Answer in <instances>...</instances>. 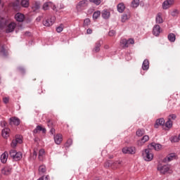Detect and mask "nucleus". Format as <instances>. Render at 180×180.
Instances as JSON below:
<instances>
[{"instance_id":"nucleus-57","label":"nucleus","mask_w":180,"mask_h":180,"mask_svg":"<svg viewBox=\"0 0 180 180\" xmlns=\"http://www.w3.org/2000/svg\"><path fill=\"white\" fill-rule=\"evenodd\" d=\"M4 126H6V122H3Z\"/></svg>"},{"instance_id":"nucleus-22","label":"nucleus","mask_w":180,"mask_h":180,"mask_svg":"<svg viewBox=\"0 0 180 180\" xmlns=\"http://www.w3.org/2000/svg\"><path fill=\"white\" fill-rule=\"evenodd\" d=\"M150 68V61H148L147 59L144 60L142 64V69L143 71H147Z\"/></svg>"},{"instance_id":"nucleus-58","label":"nucleus","mask_w":180,"mask_h":180,"mask_svg":"<svg viewBox=\"0 0 180 180\" xmlns=\"http://www.w3.org/2000/svg\"><path fill=\"white\" fill-rule=\"evenodd\" d=\"M34 155H37V153H36V151L34 152Z\"/></svg>"},{"instance_id":"nucleus-12","label":"nucleus","mask_w":180,"mask_h":180,"mask_svg":"<svg viewBox=\"0 0 180 180\" xmlns=\"http://www.w3.org/2000/svg\"><path fill=\"white\" fill-rule=\"evenodd\" d=\"M102 46L101 41H97L95 44L94 47L92 49L93 53H99L101 51V46Z\"/></svg>"},{"instance_id":"nucleus-50","label":"nucleus","mask_w":180,"mask_h":180,"mask_svg":"<svg viewBox=\"0 0 180 180\" xmlns=\"http://www.w3.org/2000/svg\"><path fill=\"white\" fill-rule=\"evenodd\" d=\"M3 101L4 103H9V98H8V97L4 98Z\"/></svg>"},{"instance_id":"nucleus-18","label":"nucleus","mask_w":180,"mask_h":180,"mask_svg":"<svg viewBox=\"0 0 180 180\" xmlns=\"http://www.w3.org/2000/svg\"><path fill=\"white\" fill-rule=\"evenodd\" d=\"M111 165L112 169H117V168H120L122 167V161H115L113 163H108Z\"/></svg>"},{"instance_id":"nucleus-24","label":"nucleus","mask_w":180,"mask_h":180,"mask_svg":"<svg viewBox=\"0 0 180 180\" xmlns=\"http://www.w3.org/2000/svg\"><path fill=\"white\" fill-rule=\"evenodd\" d=\"M156 23H164V20L162 19V14L161 13H158L155 18Z\"/></svg>"},{"instance_id":"nucleus-30","label":"nucleus","mask_w":180,"mask_h":180,"mask_svg":"<svg viewBox=\"0 0 180 180\" xmlns=\"http://www.w3.org/2000/svg\"><path fill=\"white\" fill-rule=\"evenodd\" d=\"M1 161L3 164H5V162H6V161H8V152H4L1 155Z\"/></svg>"},{"instance_id":"nucleus-52","label":"nucleus","mask_w":180,"mask_h":180,"mask_svg":"<svg viewBox=\"0 0 180 180\" xmlns=\"http://www.w3.org/2000/svg\"><path fill=\"white\" fill-rule=\"evenodd\" d=\"M43 19V15L37 18V22H40Z\"/></svg>"},{"instance_id":"nucleus-37","label":"nucleus","mask_w":180,"mask_h":180,"mask_svg":"<svg viewBox=\"0 0 180 180\" xmlns=\"http://www.w3.org/2000/svg\"><path fill=\"white\" fill-rule=\"evenodd\" d=\"M0 53L1 56H4V57H6V56H8V51L5 50V48H4V46L0 47Z\"/></svg>"},{"instance_id":"nucleus-35","label":"nucleus","mask_w":180,"mask_h":180,"mask_svg":"<svg viewBox=\"0 0 180 180\" xmlns=\"http://www.w3.org/2000/svg\"><path fill=\"white\" fill-rule=\"evenodd\" d=\"M44 153H45L44 149L39 150V156H38L39 161H43Z\"/></svg>"},{"instance_id":"nucleus-42","label":"nucleus","mask_w":180,"mask_h":180,"mask_svg":"<svg viewBox=\"0 0 180 180\" xmlns=\"http://www.w3.org/2000/svg\"><path fill=\"white\" fill-rule=\"evenodd\" d=\"M144 133V129H138L136 131V136H138L139 137H141V136H143Z\"/></svg>"},{"instance_id":"nucleus-19","label":"nucleus","mask_w":180,"mask_h":180,"mask_svg":"<svg viewBox=\"0 0 180 180\" xmlns=\"http://www.w3.org/2000/svg\"><path fill=\"white\" fill-rule=\"evenodd\" d=\"M164 124H165V120H164V118H160L156 120L155 128L158 129L159 126H164Z\"/></svg>"},{"instance_id":"nucleus-40","label":"nucleus","mask_w":180,"mask_h":180,"mask_svg":"<svg viewBox=\"0 0 180 180\" xmlns=\"http://www.w3.org/2000/svg\"><path fill=\"white\" fill-rule=\"evenodd\" d=\"M171 15L172 16H173L174 18H175V16H178L179 15V11L178 9H174L172 12H171Z\"/></svg>"},{"instance_id":"nucleus-14","label":"nucleus","mask_w":180,"mask_h":180,"mask_svg":"<svg viewBox=\"0 0 180 180\" xmlns=\"http://www.w3.org/2000/svg\"><path fill=\"white\" fill-rule=\"evenodd\" d=\"M10 124L11 126H13V124L14 126H19V124H20V120H19V118L16 117H13L11 118H10Z\"/></svg>"},{"instance_id":"nucleus-3","label":"nucleus","mask_w":180,"mask_h":180,"mask_svg":"<svg viewBox=\"0 0 180 180\" xmlns=\"http://www.w3.org/2000/svg\"><path fill=\"white\" fill-rule=\"evenodd\" d=\"M88 0H82L80 1L77 5L76 6V9L78 12H81V11H84L85 8L88 6Z\"/></svg>"},{"instance_id":"nucleus-46","label":"nucleus","mask_w":180,"mask_h":180,"mask_svg":"<svg viewBox=\"0 0 180 180\" xmlns=\"http://www.w3.org/2000/svg\"><path fill=\"white\" fill-rule=\"evenodd\" d=\"M171 141L172 143H178V141H179V139L176 136H174L172 137Z\"/></svg>"},{"instance_id":"nucleus-39","label":"nucleus","mask_w":180,"mask_h":180,"mask_svg":"<svg viewBox=\"0 0 180 180\" xmlns=\"http://www.w3.org/2000/svg\"><path fill=\"white\" fill-rule=\"evenodd\" d=\"M11 5H12L13 8H14L15 9H18V8L20 5L19 0L13 1V3H11Z\"/></svg>"},{"instance_id":"nucleus-54","label":"nucleus","mask_w":180,"mask_h":180,"mask_svg":"<svg viewBox=\"0 0 180 180\" xmlns=\"http://www.w3.org/2000/svg\"><path fill=\"white\" fill-rule=\"evenodd\" d=\"M34 8H35V9H39V8H40V5L37 3H36L35 6H34Z\"/></svg>"},{"instance_id":"nucleus-41","label":"nucleus","mask_w":180,"mask_h":180,"mask_svg":"<svg viewBox=\"0 0 180 180\" xmlns=\"http://www.w3.org/2000/svg\"><path fill=\"white\" fill-rule=\"evenodd\" d=\"M165 127L167 129H171L172 127V120H168L165 123Z\"/></svg>"},{"instance_id":"nucleus-59","label":"nucleus","mask_w":180,"mask_h":180,"mask_svg":"<svg viewBox=\"0 0 180 180\" xmlns=\"http://www.w3.org/2000/svg\"><path fill=\"white\" fill-rule=\"evenodd\" d=\"M178 137H179V140H180V134H179V136H178Z\"/></svg>"},{"instance_id":"nucleus-53","label":"nucleus","mask_w":180,"mask_h":180,"mask_svg":"<svg viewBox=\"0 0 180 180\" xmlns=\"http://www.w3.org/2000/svg\"><path fill=\"white\" fill-rule=\"evenodd\" d=\"M50 132L51 134H55L56 133V129H53V128H51V130H50Z\"/></svg>"},{"instance_id":"nucleus-25","label":"nucleus","mask_w":180,"mask_h":180,"mask_svg":"<svg viewBox=\"0 0 180 180\" xmlns=\"http://www.w3.org/2000/svg\"><path fill=\"white\" fill-rule=\"evenodd\" d=\"M56 144H61V141H63V135L58 134L54 137Z\"/></svg>"},{"instance_id":"nucleus-26","label":"nucleus","mask_w":180,"mask_h":180,"mask_svg":"<svg viewBox=\"0 0 180 180\" xmlns=\"http://www.w3.org/2000/svg\"><path fill=\"white\" fill-rule=\"evenodd\" d=\"M150 146V147L154 148V150H155V151H160V150H161V148L162 147V146H161V144L155 143H152Z\"/></svg>"},{"instance_id":"nucleus-49","label":"nucleus","mask_w":180,"mask_h":180,"mask_svg":"<svg viewBox=\"0 0 180 180\" xmlns=\"http://www.w3.org/2000/svg\"><path fill=\"white\" fill-rule=\"evenodd\" d=\"M63 30V26L60 25L56 28V32L58 33H61V31Z\"/></svg>"},{"instance_id":"nucleus-29","label":"nucleus","mask_w":180,"mask_h":180,"mask_svg":"<svg viewBox=\"0 0 180 180\" xmlns=\"http://www.w3.org/2000/svg\"><path fill=\"white\" fill-rule=\"evenodd\" d=\"M117 11L118 12H120V13H123V12H124V9H125V6H124V4L123 3H120L117 6Z\"/></svg>"},{"instance_id":"nucleus-28","label":"nucleus","mask_w":180,"mask_h":180,"mask_svg":"<svg viewBox=\"0 0 180 180\" xmlns=\"http://www.w3.org/2000/svg\"><path fill=\"white\" fill-rule=\"evenodd\" d=\"M39 131H42V133H46V128L41 127V126L38 125L36 129H34V134H37V133H39Z\"/></svg>"},{"instance_id":"nucleus-51","label":"nucleus","mask_w":180,"mask_h":180,"mask_svg":"<svg viewBox=\"0 0 180 180\" xmlns=\"http://www.w3.org/2000/svg\"><path fill=\"white\" fill-rule=\"evenodd\" d=\"M86 33L87 34H92V29L91 28L87 29Z\"/></svg>"},{"instance_id":"nucleus-16","label":"nucleus","mask_w":180,"mask_h":180,"mask_svg":"<svg viewBox=\"0 0 180 180\" xmlns=\"http://www.w3.org/2000/svg\"><path fill=\"white\" fill-rule=\"evenodd\" d=\"M160 33H161V27L158 25H155L153 27V34L154 36H160Z\"/></svg>"},{"instance_id":"nucleus-56","label":"nucleus","mask_w":180,"mask_h":180,"mask_svg":"<svg viewBox=\"0 0 180 180\" xmlns=\"http://www.w3.org/2000/svg\"><path fill=\"white\" fill-rule=\"evenodd\" d=\"M51 124H52V122H50V121H49V122H48V126H49V127H51Z\"/></svg>"},{"instance_id":"nucleus-38","label":"nucleus","mask_w":180,"mask_h":180,"mask_svg":"<svg viewBox=\"0 0 180 180\" xmlns=\"http://www.w3.org/2000/svg\"><path fill=\"white\" fill-rule=\"evenodd\" d=\"M99 16H101V11H96L93 14V19L96 20L98 18H99Z\"/></svg>"},{"instance_id":"nucleus-34","label":"nucleus","mask_w":180,"mask_h":180,"mask_svg":"<svg viewBox=\"0 0 180 180\" xmlns=\"http://www.w3.org/2000/svg\"><path fill=\"white\" fill-rule=\"evenodd\" d=\"M140 5V0H133L131 3V8H138Z\"/></svg>"},{"instance_id":"nucleus-31","label":"nucleus","mask_w":180,"mask_h":180,"mask_svg":"<svg viewBox=\"0 0 180 180\" xmlns=\"http://www.w3.org/2000/svg\"><path fill=\"white\" fill-rule=\"evenodd\" d=\"M7 24L8 20L4 18V17H0V28L2 29V27H4V26H6Z\"/></svg>"},{"instance_id":"nucleus-4","label":"nucleus","mask_w":180,"mask_h":180,"mask_svg":"<svg viewBox=\"0 0 180 180\" xmlns=\"http://www.w3.org/2000/svg\"><path fill=\"white\" fill-rule=\"evenodd\" d=\"M10 156L15 160V161H20L22 155L21 152H16L15 150H11L10 151Z\"/></svg>"},{"instance_id":"nucleus-13","label":"nucleus","mask_w":180,"mask_h":180,"mask_svg":"<svg viewBox=\"0 0 180 180\" xmlns=\"http://www.w3.org/2000/svg\"><path fill=\"white\" fill-rule=\"evenodd\" d=\"M172 5H174V0H166L162 4V8L163 9H168L171 8Z\"/></svg>"},{"instance_id":"nucleus-1","label":"nucleus","mask_w":180,"mask_h":180,"mask_svg":"<svg viewBox=\"0 0 180 180\" xmlns=\"http://www.w3.org/2000/svg\"><path fill=\"white\" fill-rule=\"evenodd\" d=\"M158 171L160 172V174H162L163 175H165V174H172L174 171L172 169H171V166L169 165H158Z\"/></svg>"},{"instance_id":"nucleus-8","label":"nucleus","mask_w":180,"mask_h":180,"mask_svg":"<svg viewBox=\"0 0 180 180\" xmlns=\"http://www.w3.org/2000/svg\"><path fill=\"white\" fill-rule=\"evenodd\" d=\"M54 22H56V17L52 16L50 18V19L46 18L43 21V25L44 26H52L53 23H54Z\"/></svg>"},{"instance_id":"nucleus-15","label":"nucleus","mask_w":180,"mask_h":180,"mask_svg":"<svg viewBox=\"0 0 180 180\" xmlns=\"http://www.w3.org/2000/svg\"><path fill=\"white\" fill-rule=\"evenodd\" d=\"M12 172V167L9 166H6L1 169V174L3 175H11Z\"/></svg>"},{"instance_id":"nucleus-20","label":"nucleus","mask_w":180,"mask_h":180,"mask_svg":"<svg viewBox=\"0 0 180 180\" xmlns=\"http://www.w3.org/2000/svg\"><path fill=\"white\" fill-rule=\"evenodd\" d=\"M15 19L17 20V22H23L25 20V15L18 13L15 15Z\"/></svg>"},{"instance_id":"nucleus-47","label":"nucleus","mask_w":180,"mask_h":180,"mask_svg":"<svg viewBox=\"0 0 180 180\" xmlns=\"http://www.w3.org/2000/svg\"><path fill=\"white\" fill-rule=\"evenodd\" d=\"M115 34H116V31L115 30H110L109 32H108V36H110V37H113V36H115Z\"/></svg>"},{"instance_id":"nucleus-32","label":"nucleus","mask_w":180,"mask_h":180,"mask_svg":"<svg viewBox=\"0 0 180 180\" xmlns=\"http://www.w3.org/2000/svg\"><path fill=\"white\" fill-rule=\"evenodd\" d=\"M131 15H130V13H128L127 14H123L122 15V18H121V20L122 22H126V20H129V19H130L131 18Z\"/></svg>"},{"instance_id":"nucleus-45","label":"nucleus","mask_w":180,"mask_h":180,"mask_svg":"<svg viewBox=\"0 0 180 180\" xmlns=\"http://www.w3.org/2000/svg\"><path fill=\"white\" fill-rule=\"evenodd\" d=\"M175 119H176V115L175 114H171L168 116L169 120H175Z\"/></svg>"},{"instance_id":"nucleus-27","label":"nucleus","mask_w":180,"mask_h":180,"mask_svg":"<svg viewBox=\"0 0 180 180\" xmlns=\"http://www.w3.org/2000/svg\"><path fill=\"white\" fill-rule=\"evenodd\" d=\"M47 172V169L46 168V165H41L39 167V174L40 175H43V174H46Z\"/></svg>"},{"instance_id":"nucleus-7","label":"nucleus","mask_w":180,"mask_h":180,"mask_svg":"<svg viewBox=\"0 0 180 180\" xmlns=\"http://www.w3.org/2000/svg\"><path fill=\"white\" fill-rule=\"evenodd\" d=\"M22 143H23V141L22 140V136L17 135L15 136V139H13L11 142V147L15 148L18 144H22Z\"/></svg>"},{"instance_id":"nucleus-33","label":"nucleus","mask_w":180,"mask_h":180,"mask_svg":"<svg viewBox=\"0 0 180 180\" xmlns=\"http://www.w3.org/2000/svg\"><path fill=\"white\" fill-rule=\"evenodd\" d=\"M20 5L22 8H29V0H21Z\"/></svg>"},{"instance_id":"nucleus-36","label":"nucleus","mask_w":180,"mask_h":180,"mask_svg":"<svg viewBox=\"0 0 180 180\" xmlns=\"http://www.w3.org/2000/svg\"><path fill=\"white\" fill-rule=\"evenodd\" d=\"M167 37H168V40H169V41H172V43H174V41H175V39H176L175 34L170 33Z\"/></svg>"},{"instance_id":"nucleus-21","label":"nucleus","mask_w":180,"mask_h":180,"mask_svg":"<svg viewBox=\"0 0 180 180\" xmlns=\"http://www.w3.org/2000/svg\"><path fill=\"white\" fill-rule=\"evenodd\" d=\"M148 140H150L148 135L143 136V138L138 141V146H143V144H144V143H147Z\"/></svg>"},{"instance_id":"nucleus-6","label":"nucleus","mask_w":180,"mask_h":180,"mask_svg":"<svg viewBox=\"0 0 180 180\" xmlns=\"http://www.w3.org/2000/svg\"><path fill=\"white\" fill-rule=\"evenodd\" d=\"M51 8L53 11H57V7L53 2L51 1H46L43 5V9L44 11H49Z\"/></svg>"},{"instance_id":"nucleus-44","label":"nucleus","mask_w":180,"mask_h":180,"mask_svg":"<svg viewBox=\"0 0 180 180\" xmlns=\"http://www.w3.org/2000/svg\"><path fill=\"white\" fill-rule=\"evenodd\" d=\"M89 2H91L92 4L98 6L102 4V0H89Z\"/></svg>"},{"instance_id":"nucleus-17","label":"nucleus","mask_w":180,"mask_h":180,"mask_svg":"<svg viewBox=\"0 0 180 180\" xmlns=\"http://www.w3.org/2000/svg\"><path fill=\"white\" fill-rule=\"evenodd\" d=\"M103 19H109L110 18V11L108 9H104L101 12Z\"/></svg>"},{"instance_id":"nucleus-55","label":"nucleus","mask_w":180,"mask_h":180,"mask_svg":"<svg viewBox=\"0 0 180 180\" xmlns=\"http://www.w3.org/2000/svg\"><path fill=\"white\" fill-rule=\"evenodd\" d=\"M109 48H110L109 45H105V46H104V49H105V50H108Z\"/></svg>"},{"instance_id":"nucleus-43","label":"nucleus","mask_w":180,"mask_h":180,"mask_svg":"<svg viewBox=\"0 0 180 180\" xmlns=\"http://www.w3.org/2000/svg\"><path fill=\"white\" fill-rule=\"evenodd\" d=\"M89 25H91V20L89 18H86L84 20V27H85L86 26H89Z\"/></svg>"},{"instance_id":"nucleus-23","label":"nucleus","mask_w":180,"mask_h":180,"mask_svg":"<svg viewBox=\"0 0 180 180\" xmlns=\"http://www.w3.org/2000/svg\"><path fill=\"white\" fill-rule=\"evenodd\" d=\"M11 131V129H9L8 128H4L3 130H2V132H1V134H2V136L4 138V139H8V137H9V133Z\"/></svg>"},{"instance_id":"nucleus-9","label":"nucleus","mask_w":180,"mask_h":180,"mask_svg":"<svg viewBox=\"0 0 180 180\" xmlns=\"http://www.w3.org/2000/svg\"><path fill=\"white\" fill-rule=\"evenodd\" d=\"M122 153L124 154H136L135 147H125L122 149Z\"/></svg>"},{"instance_id":"nucleus-5","label":"nucleus","mask_w":180,"mask_h":180,"mask_svg":"<svg viewBox=\"0 0 180 180\" xmlns=\"http://www.w3.org/2000/svg\"><path fill=\"white\" fill-rule=\"evenodd\" d=\"M120 44L122 45L123 49H127L130 46V44H134V39H122L120 41Z\"/></svg>"},{"instance_id":"nucleus-11","label":"nucleus","mask_w":180,"mask_h":180,"mask_svg":"<svg viewBox=\"0 0 180 180\" xmlns=\"http://www.w3.org/2000/svg\"><path fill=\"white\" fill-rule=\"evenodd\" d=\"M178 156L175 153L169 154L164 160L163 162H169L170 161H173V160H176Z\"/></svg>"},{"instance_id":"nucleus-48","label":"nucleus","mask_w":180,"mask_h":180,"mask_svg":"<svg viewBox=\"0 0 180 180\" xmlns=\"http://www.w3.org/2000/svg\"><path fill=\"white\" fill-rule=\"evenodd\" d=\"M72 144V139H69L66 142V147H70Z\"/></svg>"},{"instance_id":"nucleus-2","label":"nucleus","mask_w":180,"mask_h":180,"mask_svg":"<svg viewBox=\"0 0 180 180\" xmlns=\"http://www.w3.org/2000/svg\"><path fill=\"white\" fill-rule=\"evenodd\" d=\"M142 157L145 161H152L153 158H154V155L151 149L148 148L142 150Z\"/></svg>"},{"instance_id":"nucleus-60","label":"nucleus","mask_w":180,"mask_h":180,"mask_svg":"<svg viewBox=\"0 0 180 180\" xmlns=\"http://www.w3.org/2000/svg\"><path fill=\"white\" fill-rule=\"evenodd\" d=\"M1 0H0V4H1Z\"/></svg>"},{"instance_id":"nucleus-10","label":"nucleus","mask_w":180,"mask_h":180,"mask_svg":"<svg viewBox=\"0 0 180 180\" xmlns=\"http://www.w3.org/2000/svg\"><path fill=\"white\" fill-rule=\"evenodd\" d=\"M15 29H16V24L15 22H11L7 25L6 33H12V32L15 31Z\"/></svg>"}]
</instances>
